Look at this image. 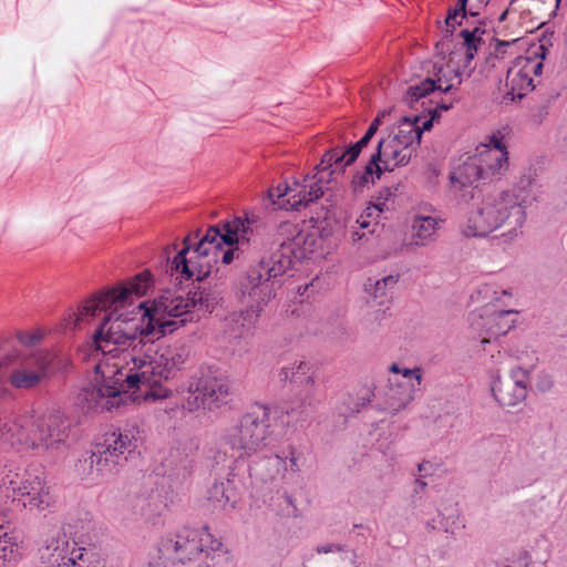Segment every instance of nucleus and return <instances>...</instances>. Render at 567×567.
<instances>
[{
  "label": "nucleus",
  "instance_id": "nucleus-44",
  "mask_svg": "<svg viewBox=\"0 0 567 567\" xmlns=\"http://www.w3.org/2000/svg\"><path fill=\"white\" fill-rule=\"evenodd\" d=\"M480 292L484 293L485 298H487L491 292H493L494 295H498V292L494 291L493 287L489 286V285L484 286L483 289Z\"/></svg>",
  "mask_w": 567,
  "mask_h": 567
},
{
  "label": "nucleus",
  "instance_id": "nucleus-47",
  "mask_svg": "<svg viewBox=\"0 0 567 567\" xmlns=\"http://www.w3.org/2000/svg\"><path fill=\"white\" fill-rule=\"evenodd\" d=\"M501 295L502 296H506V297H511L512 296L507 290H502Z\"/></svg>",
  "mask_w": 567,
  "mask_h": 567
},
{
  "label": "nucleus",
  "instance_id": "nucleus-32",
  "mask_svg": "<svg viewBox=\"0 0 567 567\" xmlns=\"http://www.w3.org/2000/svg\"><path fill=\"white\" fill-rule=\"evenodd\" d=\"M186 298L193 303L192 309L198 308L205 311H212L210 295L205 290L197 289L190 291Z\"/></svg>",
  "mask_w": 567,
  "mask_h": 567
},
{
  "label": "nucleus",
  "instance_id": "nucleus-24",
  "mask_svg": "<svg viewBox=\"0 0 567 567\" xmlns=\"http://www.w3.org/2000/svg\"><path fill=\"white\" fill-rule=\"evenodd\" d=\"M280 379L289 381L297 388H301L307 392H311L315 388V372L309 362L299 361L286 365L280 371Z\"/></svg>",
  "mask_w": 567,
  "mask_h": 567
},
{
  "label": "nucleus",
  "instance_id": "nucleus-19",
  "mask_svg": "<svg viewBox=\"0 0 567 567\" xmlns=\"http://www.w3.org/2000/svg\"><path fill=\"white\" fill-rule=\"evenodd\" d=\"M516 316L517 311L514 310H485L484 315L472 317L471 327L475 331H481V343L485 344L508 333L515 327Z\"/></svg>",
  "mask_w": 567,
  "mask_h": 567
},
{
  "label": "nucleus",
  "instance_id": "nucleus-51",
  "mask_svg": "<svg viewBox=\"0 0 567 567\" xmlns=\"http://www.w3.org/2000/svg\"><path fill=\"white\" fill-rule=\"evenodd\" d=\"M440 107L443 109L444 111H447L450 109V106H447V105H442Z\"/></svg>",
  "mask_w": 567,
  "mask_h": 567
},
{
  "label": "nucleus",
  "instance_id": "nucleus-29",
  "mask_svg": "<svg viewBox=\"0 0 567 567\" xmlns=\"http://www.w3.org/2000/svg\"><path fill=\"white\" fill-rule=\"evenodd\" d=\"M162 506V501L158 496H138L135 499L134 508L138 512L142 517L150 518L156 515Z\"/></svg>",
  "mask_w": 567,
  "mask_h": 567
},
{
  "label": "nucleus",
  "instance_id": "nucleus-15",
  "mask_svg": "<svg viewBox=\"0 0 567 567\" xmlns=\"http://www.w3.org/2000/svg\"><path fill=\"white\" fill-rule=\"evenodd\" d=\"M136 449V437L133 430L106 433L103 442L90 457L91 467L100 473L111 472L125 454Z\"/></svg>",
  "mask_w": 567,
  "mask_h": 567
},
{
  "label": "nucleus",
  "instance_id": "nucleus-11",
  "mask_svg": "<svg viewBox=\"0 0 567 567\" xmlns=\"http://www.w3.org/2000/svg\"><path fill=\"white\" fill-rule=\"evenodd\" d=\"M315 171L316 173L307 175L302 183L295 181L269 189L268 198L280 209L298 210L319 199L324 193L326 185L344 172L341 167L337 168L334 163L323 166V157Z\"/></svg>",
  "mask_w": 567,
  "mask_h": 567
},
{
  "label": "nucleus",
  "instance_id": "nucleus-50",
  "mask_svg": "<svg viewBox=\"0 0 567 567\" xmlns=\"http://www.w3.org/2000/svg\"><path fill=\"white\" fill-rule=\"evenodd\" d=\"M550 385H551V381L548 379L547 383H546V388L548 389V388H550Z\"/></svg>",
  "mask_w": 567,
  "mask_h": 567
},
{
  "label": "nucleus",
  "instance_id": "nucleus-34",
  "mask_svg": "<svg viewBox=\"0 0 567 567\" xmlns=\"http://www.w3.org/2000/svg\"><path fill=\"white\" fill-rule=\"evenodd\" d=\"M466 3L467 0H458L455 8L449 10L447 17L445 19L446 27L454 28L455 24L458 23L456 21V18L458 16H461L462 18L466 16Z\"/></svg>",
  "mask_w": 567,
  "mask_h": 567
},
{
  "label": "nucleus",
  "instance_id": "nucleus-49",
  "mask_svg": "<svg viewBox=\"0 0 567 567\" xmlns=\"http://www.w3.org/2000/svg\"><path fill=\"white\" fill-rule=\"evenodd\" d=\"M416 483L421 485V488H424V486L426 485V484H425L424 482H422V481H417Z\"/></svg>",
  "mask_w": 567,
  "mask_h": 567
},
{
  "label": "nucleus",
  "instance_id": "nucleus-16",
  "mask_svg": "<svg viewBox=\"0 0 567 567\" xmlns=\"http://www.w3.org/2000/svg\"><path fill=\"white\" fill-rule=\"evenodd\" d=\"M188 392L190 396L187 400V404L190 410L198 409L199 406L212 409L226 402L229 386L224 378L207 373L192 382Z\"/></svg>",
  "mask_w": 567,
  "mask_h": 567
},
{
  "label": "nucleus",
  "instance_id": "nucleus-20",
  "mask_svg": "<svg viewBox=\"0 0 567 567\" xmlns=\"http://www.w3.org/2000/svg\"><path fill=\"white\" fill-rule=\"evenodd\" d=\"M281 235H289L287 240L281 243L284 250H289L296 258H306L312 254L318 245L319 237L317 231L298 229V226L291 223H282L279 227Z\"/></svg>",
  "mask_w": 567,
  "mask_h": 567
},
{
  "label": "nucleus",
  "instance_id": "nucleus-10",
  "mask_svg": "<svg viewBox=\"0 0 567 567\" xmlns=\"http://www.w3.org/2000/svg\"><path fill=\"white\" fill-rule=\"evenodd\" d=\"M270 436L268 409L258 406L229 426L221 436V445L234 457L243 458L262 451Z\"/></svg>",
  "mask_w": 567,
  "mask_h": 567
},
{
  "label": "nucleus",
  "instance_id": "nucleus-39",
  "mask_svg": "<svg viewBox=\"0 0 567 567\" xmlns=\"http://www.w3.org/2000/svg\"><path fill=\"white\" fill-rule=\"evenodd\" d=\"M396 282H398V277L390 275L380 280H377L375 286H383L385 289L390 290V289L394 288Z\"/></svg>",
  "mask_w": 567,
  "mask_h": 567
},
{
  "label": "nucleus",
  "instance_id": "nucleus-30",
  "mask_svg": "<svg viewBox=\"0 0 567 567\" xmlns=\"http://www.w3.org/2000/svg\"><path fill=\"white\" fill-rule=\"evenodd\" d=\"M209 498L219 505H227L230 504V506H234L235 501H233L231 495V488L230 483H216L213 485V487L209 491Z\"/></svg>",
  "mask_w": 567,
  "mask_h": 567
},
{
  "label": "nucleus",
  "instance_id": "nucleus-13",
  "mask_svg": "<svg viewBox=\"0 0 567 567\" xmlns=\"http://www.w3.org/2000/svg\"><path fill=\"white\" fill-rule=\"evenodd\" d=\"M547 52L544 44L535 45L528 50L526 56H518L515 64L507 70L505 95L511 101L522 99L535 89L534 76L542 74Z\"/></svg>",
  "mask_w": 567,
  "mask_h": 567
},
{
  "label": "nucleus",
  "instance_id": "nucleus-31",
  "mask_svg": "<svg viewBox=\"0 0 567 567\" xmlns=\"http://www.w3.org/2000/svg\"><path fill=\"white\" fill-rule=\"evenodd\" d=\"M518 39H513L511 41H497L494 52L486 59V68L495 69L498 66V63L502 59H504L506 49L511 47Z\"/></svg>",
  "mask_w": 567,
  "mask_h": 567
},
{
  "label": "nucleus",
  "instance_id": "nucleus-38",
  "mask_svg": "<svg viewBox=\"0 0 567 567\" xmlns=\"http://www.w3.org/2000/svg\"><path fill=\"white\" fill-rule=\"evenodd\" d=\"M19 340L22 344L33 346L39 342L40 336L37 333H20Z\"/></svg>",
  "mask_w": 567,
  "mask_h": 567
},
{
  "label": "nucleus",
  "instance_id": "nucleus-28",
  "mask_svg": "<svg viewBox=\"0 0 567 567\" xmlns=\"http://www.w3.org/2000/svg\"><path fill=\"white\" fill-rule=\"evenodd\" d=\"M0 529H2V526ZM17 550V538L10 533L0 530V565L11 561Z\"/></svg>",
  "mask_w": 567,
  "mask_h": 567
},
{
  "label": "nucleus",
  "instance_id": "nucleus-25",
  "mask_svg": "<svg viewBox=\"0 0 567 567\" xmlns=\"http://www.w3.org/2000/svg\"><path fill=\"white\" fill-rule=\"evenodd\" d=\"M385 203L370 204L353 224L365 231L367 235L373 234L379 226V217L384 210Z\"/></svg>",
  "mask_w": 567,
  "mask_h": 567
},
{
  "label": "nucleus",
  "instance_id": "nucleus-1",
  "mask_svg": "<svg viewBox=\"0 0 567 567\" xmlns=\"http://www.w3.org/2000/svg\"><path fill=\"white\" fill-rule=\"evenodd\" d=\"M151 284V274L141 272L123 285L86 299L66 319V326L76 329L90 318L113 309L93 336L103 359L96 365L100 378L83 391L90 410L111 412L127 401L154 395L152 390L181 370L188 358L186 347L162 346L145 336L141 313H117L134 298L146 295Z\"/></svg>",
  "mask_w": 567,
  "mask_h": 567
},
{
  "label": "nucleus",
  "instance_id": "nucleus-23",
  "mask_svg": "<svg viewBox=\"0 0 567 567\" xmlns=\"http://www.w3.org/2000/svg\"><path fill=\"white\" fill-rule=\"evenodd\" d=\"M73 548L74 542H70L66 535L52 537L41 548V559L48 567H66Z\"/></svg>",
  "mask_w": 567,
  "mask_h": 567
},
{
  "label": "nucleus",
  "instance_id": "nucleus-35",
  "mask_svg": "<svg viewBox=\"0 0 567 567\" xmlns=\"http://www.w3.org/2000/svg\"><path fill=\"white\" fill-rule=\"evenodd\" d=\"M277 458H279L284 463H286V461L288 460L289 464L286 466V470H289L291 472L299 471V456L297 455L295 449L291 447L287 455L285 454V452H282V454H278Z\"/></svg>",
  "mask_w": 567,
  "mask_h": 567
},
{
  "label": "nucleus",
  "instance_id": "nucleus-45",
  "mask_svg": "<svg viewBox=\"0 0 567 567\" xmlns=\"http://www.w3.org/2000/svg\"><path fill=\"white\" fill-rule=\"evenodd\" d=\"M384 116V113L378 115L370 125H374L375 128L379 130V125H380V122H381V117Z\"/></svg>",
  "mask_w": 567,
  "mask_h": 567
},
{
  "label": "nucleus",
  "instance_id": "nucleus-18",
  "mask_svg": "<svg viewBox=\"0 0 567 567\" xmlns=\"http://www.w3.org/2000/svg\"><path fill=\"white\" fill-rule=\"evenodd\" d=\"M528 384V371L516 367L509 373L496 378L492 385V392L502 406L511 408L525 400Z\"/></svg>",
  "mask_w": 567,
  "mask_h": 567
},
{
  "label": "nucleus",
  "instance_id": "nucleus-9",
  "mask_svg": "<svg viewBox=\"0 0 567 567\" xmlns=\"http://www.w3.org/2000/svg\"><path fill=\"white\" fill-rule=\"evenodd\" d=\"M192 302L182 295L166 291L152 302H141L138 313L144 320V334L156 342L192 320Z\"/></svg>",
  "mask_w": 567,
  "mask_h": 567
},
{
  "label": "nucleus",
  "instance_id": "nucleus-17",
  "mask_svg": "<svg viewBox=\"0 0 567 567\" xmlns=\"http://www.w3.org/2000/svg\"><path fill=\"white\" fill-rule=\"evenodd\" d=\"M461 58L458 53H452L445 65L439 68L435 65L434 79L427 78L419 84L409 87L408 93L411 99L419 100L434 90L449 92L455 84H461L462 71L458 65Z\"/></svg>",
  "mask_w": 567,
  "mask_h": 567
},
{
  "label": "nucleus",
  "instance_id": "nucleus-26",
  "mask_svg": "<svg viewBox=\"0 0 567 567\" xmlns=\"http://www.w3.org/2000/svg\"><path fill=\"white\" fill-rule=\"evenodd\" d=\"M481 29L475 28L474 30H462L461 35L464 39V48L465 53L463 56L464 68H467L471 61L474 59L475 54L478 51V48L482 45V39L480 37Z\"/></svg>",
  "mask_w": 567,
  "mask_h": 567
},
{
  "label": "nucleus",
  "instance_id": "nucleus-52",
  "mask_svg": "<svg viewBox=\"0 0 567 567\" xmlns=\"http://www.w3.org/2000/svg\"><path fill=\"white\" fill-rule=\"evenodd\" d=\"M482 4H487L489 0H478Z\"/></svg>",
  "mask_w": 567,
  "mask_h": 567
},
{
  "label": "nucleus",
  "instance_id": "nucleus-14",
  "mask_svg": "<svg viewBox=\"0 0 567 567\" xmlns=\"http://www.w3.org/2000/svg\"><path fill=\"white\" fill-rule=\"evenodd\" d=\"M2 485L24 499V506L44 511L55 503L51 486L42 473L24 471L23 474L8 471L2 478Z\"/></svg>",
  "mask_w": 567,
  "mask_h": 567
},
{
  "label": "nucleus",
  "instance_id": "nucleus-6",
  "mask_svg": "<svg viewBox=\"0 0 567 567\" xmlns=\"http://www.w3.org/2000/svg\"><path fill=\"white\" fill-rule=\"evenodd\" d=\"M526 219L525 208L512 192L487 195L467 213L462 233L468 237L486 236L506 227L509 234L519 229Z\"/></svg>",
  "mask_w": 567,
  "mask_h": 567
},
{
  "label": "nucleus",
  "instance_id": "nucleus-3",
  "mask_svg": "<svg viewBox=\"0 0 567 567\" xmlns=\"http://www.w3.org/2000/svg\"><path fill=\"white\" fill-rule=\"evenodd\" d=\"M221 548L223 543L213 536L207 526L184 527L158 540L151 553L147 567H210L213 554Z\"/></svg>",
  "mask_w": 567,
  "mask_h": 567
},
{
  "label": "nucleus",
  "instance_id": "nucleus-12",
  "mask_svg": "<svg viewBox=\"0 0 567 567\" xmlns=\"http://www.w3.org/2000/svg\"><path fill=\"white\" fill-rule=\"evenodd\" d=\"M290 265V258L284 254H274L268 260H262L256 268L249 270L241 281L243 295L255 300L258 308L260 305H266L281 287V278Z\"/></svg>",
  "mask_w": 567,
  "mask_h": 567
},
{
  "label": "nucleus",
  "instance_id": "nucleus-37",
  "mask_svg": "<svg viewBox=\"0 0 567 567\" xmlns=\"http://www.w3.org/2000/svg\"><path fill=\"white\" fill-rule=\"evenodd\" d=\"M415 392L416 388L414 384L406 386L400 396L398 409L405 408L409 403H411L415 399Z\"/></svg>",
  "mask_w": 567,
  "mask_h": 567
},
{
  "label": "nucleus",
  "instance_id": "nucleus-46",
  "mask_svg": "<svg viewBox=\"0 0 567 567\" xmlns=\"http://www.w3.org/2000/svg\"><path fill=\"white\" fill-rule=\"evenodd\" d=\"M507 14H508V10L506 9V10H505V11H503V12H502V14L499 16L498 21H499V22H503V21L506 19Z\"/></svg>",
  "mask_w": 567,
  "mask_h": 567
},
{
  "label": "nucleus",
  "instance_id": "nucleus-21",
  "mask_svg": "<svg viewBox=\"0 0 567 567\" xmlns=\"http://www.w3.org/2000/svg\"><path fill=\"white\" fill-rule=\"evenodd\" d=\"M444 224L445 218L442 215H415L411 224L410 246L420 248L433 244Z\"/></svg>",
  "mask_w": 567,
  "mask_h": 567
},
{
  "label": "nucleus",
  "instance_id": "nucleus-41",
  "mask_svg": "<svg viewBox=\"0 0 567 567\" xmlns=\"http://www.w3.org/2000/svg\"><path fill=\"white\" fill-rule=\"evenodd\" d=\"M367 237V233L362 231V229L358 228L357 226L352 225L350 229V238L352 243H359Z\"/></svg>",
  "mask_w": 567,
  "mask_h": 567
},
{
  "label": "nucleus",
  "instance_id": "nucleus-7",
  "mask_svg": "<svg viewBox=\"0 0 567 567\" xmlns=\"http://www.w3.org/2000/svg\"><path fill=\"white\" fill-rule=\"evenodd\" d=\"M508 152L504 136L492 134L478 144L475 153L451 174V190L457 195L478 181L499 179L508 171Z\"/></svg>",
  "mask_w": 567,
  "mask_h": 567
},
{
  "label": "nucleus",
  "instance_id": "nucleus-40",
  "mask_svg": "<svg viewBox=\"0 0 567 567\" xmlns=\"http://www.w3.org/2000/svg\"><path fill=\"white\" fill-rule=\"evenodd\" d=\"M396 282H398V277L390 275L380 280H377L375 286H383L385 289L390 290V289L394 288Z\"/></svg>",
  "mask_w": 567,
  "mask_h": 567
},
{
  "label": "nucleus",
  "instance_id": "nucleus-2",
  "mask_svg": "<svg viewBox=\"0 0 567 567\" xmlns=\"http://www.w3.org/2000/svg\"><path fill=\"white\" fill-rule=\"evenodd\" d=\"M223 230L210 226L194 248L192 236L185 237L183 249L171 262V275H176L177 279L203 280L209 276L219 258L223 264L229 265L235 252L249 244L252 229L248 218H234L223 224Z\"/></svg>",
  "mask_w": 567,
  "mask_h": 567
},
{
  "label": "nucleus",
  "instance_id": "nucleus-36",
  "mask_svg": "<svg viewBox=\"0 0 567 567\" xmlns=\"http://www.w3.org/2000/svg\"><path fill=\"white\" fill-rule=\"evenodd\" d=\"M434 118H435V114H433L430 118L424 120L422 123H421L420 116L403 117L402 121H408L411 124H413V126H415V128L420 132V138H421L422 133L424 131H429L432 127Z\"/></svg>",
  "mask_w": 567,
  "mask_h": 567
},
{
  "label": "nucleus",
  "instance_id": "nucleus-22",
  "mask_svg": "<svg viewBox=\"0 0 567 567\" xmlns=\"http://www.w3.org/2000/svg\"><path fill=\"white\" fill-rule=\"evenodd\" d=\"M378 128L374 125H370L365 134L354 144L349 147L336 146L330 148L323 154V166L326 164H336L337 168L341 167L343 171L346 167L352 165L364 147L368 146L371 138L377 133Z\"/></svg>",
  "mask_w": 567,
  "mask_h": 567
},
{
  "label": "nucleus",
  "instance_id": "nucleus-48",
  "mask_svg": "<svg viewBox=\"0 0 567 567\" xmlns=\"http://www.w3.org/2000/svg\"><path fill=\"white\" fill-rule=\"evenodd\" d=\"M470 14H471V16H476V14H477V11H474V10H473V6H471Z\"/></svg>",
  "mask_w": 567,
  "mask_h": 567
},
{
  "label": "nucleus",
  "instance_id": "nucleus-43",
  "mask_svg": "<svg viewBox=\"0 0 567 567\" xmlns=\"http://www.w3.org/2000/svg\"><path fill=\"white\" fill-rule=\"evenodd\" d=\"M369 287L370 288L367 289L374 296V298L384 297L388 293V289H385L383 286H375V282L373 285L369 284Z\"/></svg>",
  "mask_w": 567,
  "mask_h": 567
},
{
  "label": "nucleus",
  "instance_id": "nucleus-42",
  "mask_svg": "<svg viewBox=\"0 0 567 567\" xmlns=\"http://www.w3.org/2000/svg\"><path fill=\"white\" fill-rule=\"evenodd\" d=\"M316 550L318 554H330V553L341 551L342 548H341V546H339L337 544H328V545L318 546Z\"/></svg>",
  "mask_w": 567,
  "mask_h": 567
},
{
  "label": "nucleus",
  "instance_id": "nucleus-5",
  "mask_svg": "<svg viewBox=\"0 0 567 567\" xmlns=\"http://www.w3.org/2000/svg\"><path fill=\"white\" fill-rule=\"evenodd\" d=\"M414 144H420V132L410 122L401 121L398 132L381 138L363 171L353 175L352 192L362 193L364 188L380 179L384 172H393L398 167L408 165L414 152Z\"/></svg>",
  "mask_w": 567,
  "mask_h": 567
},
{
  "label": "nucleus",
  "instance_id": "nucleus-27",
  "mask_svg": "<svg viewBox=\"0 0 567 567\" xmlns=\"http://www.w3.org/2000/svg\"><path fill=\"white\" fill-rule=\"evenodd\" d=\"M70 554L66 567H99L100 561L95 558L94 554L84 547H79L75 542L74 548Z\"/></svg>",
  "mask_w": 567,
  "mask_h": 567
},
{
  "label": "nucleus",
  "instance_id": "nucleus-8",
  "mask_svg": "<svg viewBox=\"0 0 567 567\" xmlns=\"http://www.w3.org/2000/svg\"><path fill=\"white\" fill-rule=\"evenodd\" d=\"M54 360L48 350L7 354L0 358V381L20 391L37 389L50 379Z\"/></svg>",
  "mask_w": 567,
  "mask_h": 567
},
{
  "label": "nucleus",
  "instance_id": "nucleus-4",
  "mask_svg": "<svg viewBox=\"0 0 567 567\" xmlns=\"http://www.w3.org/2000/svg\"><path fill=\"white\" fill-rule=\"evenodd\" d=\"M69 422L61 414L0 416V441L21 451H54L68 437Z\"/></svg>",
  "mask_w": 567,
  "mask_h": 567
},
{
  "label": "nucleus",
  "instance_id": "nucleus-33",
  "mask_svg": "<svg viewBox=\"0 0 567 567\" xmlns=\"http://www.w3.org/2000/svg\"><path fill=\"white\" fill-rule=\"evenodd\" d=\"M389 371L394 374H402L403 378L408 380H415L416 384L420 385L423 380V371L421 368H414V369H408L403 368L401 369L398 363H392L389 368Z\"/></svg>",
  "mask_w": 567,
  "mask_h": 567
}]
</instances>
